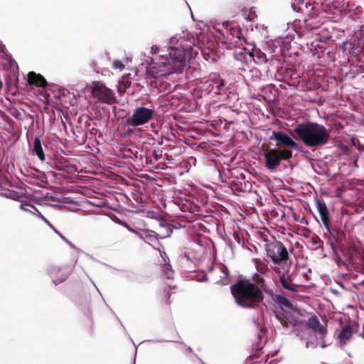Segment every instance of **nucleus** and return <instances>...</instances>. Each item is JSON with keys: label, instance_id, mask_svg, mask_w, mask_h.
<instances>
[{"label": "nucleus", "instance_id": "obj_1", "mask_svg": "<svg viewBox=\"0 0 364 364\" xmlns=\"http://www.w3.org/2000/svg\"><path fill=\"white\" fill-rule=\"evenodd\" d=\"M180 48H172L169 51V58L159 65L158 70L155 66L149 68V73L154 77L165 76L166 75L178 71L184 67L187 60H190L198 55V48L195 45L194 38L182 39L180 43Z\"/></svg>", "mask_w": 364, "mask_h": 364}, {"label": "nucleus", "instance_id": "obj_2", "mask_svg": "<svg viewBox=\"0 0 364 364\" xmlns=\"http://www.w3.org/2000/svg\"><path fill=\"white\" fill-rule=\"evenodd\" d=\"M230 289L236 304L243 308H255L264 298V294L250 279H240Z\"/></svg>", "mask_w": 364, "mask_h": 364}, {"label": "nucleus", "instance_id": "obj_3", "mask_svg": "<svg viewBox=\"0 0 364 364\" xmlns=\"http://www.w3.org/2000/svg\"><path fill=\"white\" fill-rule=\"evenodd\" d=\"M296 139L301 140L309 147L319 146L326 144L330 138L327 129L321 124L314 122L299 124L294 128ZM292 136H295L292 134Z\"/></svg>", "mask_w": 364, "mask_h": 364}, {"label": "nucleus", "instance_id": "obj_4", "mask_svg": "<svg viewBox=\"0 0 364 364\" xmlns=\"http://www.w3.org/2000/svg\"><path fill=\"white\" fill-rule=\"evenodd\" d=\"M266 255L274 264L282 265L289 260V255L285 245L274 236L271 239L264 238Z\"/></svg>", "mask_w": 364, "mask_h": 364}, {"label": "nucleus", "instance_id": "obj_5", "mask_svg": "<svg viewBox=\"0 0 364 364\" xmlns=\"http://www.w3.org/2000/svg\"><path fill=\"white\" fill-rule=\"evenodd\" d=\"M264 157L266 167L269 170H274L282 160H289L292 157V151L287 149H268Z\"/></svg>", "mask_w": 364, "mask_h": 364}, {"label": "nucleus", "instance_id": "obj_6", "mask_svg": "<svg viewBox=\"0 0 364 364\" xmlns=\"http://www.w3.org/2000/svg\"><path fill=\"white\" fill-rule=\"evenodd\" d=\"M155 110L145 107H139L133 110L132 115L126 119L128 127H139L147 124L154 119Z\"/></svg>", "mask_w": 364, "mask_h": 364}, {"label": "nucleus", "instance_id": "obj_7", "mask_svg": "<svg viewBox=\"0 0 364 364\" xmlns=\"http://www.w3.org/2000/svg\"><path fill=\"white\" fill-rule=\"evenodd\" d=\"M205 91L208 93L225 95L229 91L227 81L216 73H211L204 83Z\"/></svg>", "mask_w": 364, "mask_h": 364}, {"label": "nucleus", "instance_id": "obj_8", "mask_svg": "<svg viewBox=\"0 0 364 364\" xmlns=\"http://www.w3.org/2000/svg\"><path fill=\"white\" fill-rule=\"evenodd\" d=\"M326 230L328 234L327 243L331 246L336 262L339 264L341 258L337 253L338 247L344 244L346 233L341 230L332 228L331 225L329 226V230Z\"/></svg>", "mask_w": 364, "mask_h": 364}, {"label": "nucleus", "instance_id": "obj_9", "mask_svg": "<svg viewBox=\"0 0 364 364\" xmlns=\"http://www.w3.org/2000/svg\"><path fill=\"white\" fill-rule=\"evenodd\" d=\"M163 228L166 230V232H156L150 230H145L142 236L143 240L151 245L155 250L160 251V248L162 247L161 243L159 241V239H165L171 236L172 233V229L170 226H163Z\"/></svg>", "mask_w": 364, "mask_h": 364}, {"label": "nucleus", "instance_id": "obj_10", "mask_svg": "<svg viewBox=\"0 0 364 364\" xmlns=\"http://www.w3.org/2000/svg\"><path fill=\"white\" fill-rule=\"evenodd\" d=\"M91 91L93 97L102 103L112 105L116 102L113 91L102 84H95Z\"/></svg>", "mask_w": 364, "mask_h": 364}, {"label": "nucleus", "instance_id": "obj_11", "mask_svg": "<svg viewBox=\"0 0 364 364\" xmlns=\"http://www.w3.org/2000/svg\"><path fill=\"white\" fill-rule=\"evenodd\" d=\"M73 266L64 264L61 266H52L48 269V274L55 284L62 283L66 280L73 272Z\"/></svg>", "mask_w": 364, "mask_h": 364}, {"label": "nucleus", "instance_id": "obj_12", "mask_svg": "<svg viewBox=\"0 0 364 364\" xmlns=\"http://www.w3.org/2000/svg\"><path fill=\"white\" fill-rule=\"evenodd\" d=\"M269 140L276 141L277 149H293L297 147V144L290 137L288 134L284 132H273L269 136Z\"/></svg>", "mask_w": 364, "mask_h": 364}, {"label": "nucleus", "instance_id": "obj_13", "mask_svg": "<svg viewBox=\"0 0 364 364\" xmlns=\"http://www.w3.org/2000/svg\"><path fill=\"white\" fill-rule=\"evenodd\" d=\"M225 38L230 48H237L242 46L245 41L242 32L240 27H231L226 31Z\"/></svg>", "mask_w": 364, "mask_h": 364}, {"label": "nucleus", "instance_id": "obj_14", "mask_svg": "<svg viewBox=\"0 0 364 364\" xmlns=\"http://www.w3.org/2000/svg\"><path fill=\"white\" fill-rule=\"evenodd\" d=\"M364 49V33L355 32L350 40L349 54L353 55L357 50L361 52Z\"/></svg>", "mask_w": 364, "mask_h": 364}, {"label": "nucleus", "instance_id": "obj_15", "mask_svg": "<svg viewBox=\"0 0 364 364\" xmlns=\"http://www.w3.org/2000/svg\"><path fill=\"white\" fill-rule=\"evenodd\" d=\"M316 208L326 230H329V226L331 225L329 212L323 200H316Z\"/></svg>", "mask_w": 364, "mask_h": 364}, {"label": "nucleus", "instance_id": "obj_16", "mask_svg": "<svg viewBox=\"0 0 364 364\" xmlns=\"http://www.w3.org/2000/svg\"><path fill=\"white\" fill-rule=\"evenodd\" d=\"M276 318L282 324V326L288 328L289 325L293 326H297L301 323H304L303 321H299L294 317L291 314H284L282 312L276 313Z\"/></svg>", "mask_w": 364, "mask_h": 364}, {"label": "nucleus", "instance_id": "obj_17", "mask_svg": "<svg viewBox=\"0 0 364 364\" xmlns=\"http://www.w3.org/2000/svg\"><path fill=\"white\" fill-rule=\"evenodd\" d=\"M279 282L284 289L292 293H296L298 291L297 285L293 283V279L291 278V276L289 274V271L282 273L279 276Z\"/></svg>", "mask_w": 364, "mask_h": 364}, {"label": "nucleus", "instance_id": "obj_18", "mask_svg": "<svg viewBox=\"0 0 364 364\" xmlns=\"http://www.w3.org/2000/svg\"><path fill=\"white\" fill-rule=\"evenodd\" d=\"M306 326L314 331L315 333H318L321 336H325L327 333V330L320 323L318 317L316 315L310 317L306 322Z\"/></svg>", "mask_w": 364, "mask_h": 364}, {"label": "nucleus", "instance_id": "obj_19", "mask_svg": "<svg viewBox=\"0 0 364 364\" xmlns=\"http://www.w3.org/2000/svg\"><path fill=\"white\" fill-rule=\"evenodd\" d=\"M355 332L353 327L350 324L343 326L338 335V339L341 346L346 345L352 338Z\"/></svg>", "mask_w": 364, "mask_h": 364}, {"label": "nucleus", "instance_id": "obj_20", "mask_svg": "<svg viewBox=\"0 0 364 364\" xmlns=\"http://www.w3.org/2000/svg\"><path fill=\"white\" fill-rule=\"evenodd\" d=\"M252 284L255 285L263 293L265 292L269 295L273 294V290L268 288L263 277L255 273L252 278Z\"/></svg>", "mask_w": 364, "mask_h": 364}, {"label": "nucleus", "instance_id": "obj_21", "mask_svg": "<svg viewBox=\"0 0 364 364\" xmlns=\"http://www.w3.org/2000/svg\"><path fill=\"white\" fill-rule=\"evenodd\" d=\"M235 58L237 61H240L241 63H244L245 64V65L240 67V68L243 70H246L249 68V63H250L252 61V59H254V55L251 53V52L246 51V50H245V51L235 53Z\"/></svg>", "mask_w": 364, "mask_h": 364}, {"label": "nucleus", "instance_id": "obj_22", "mask_svg": "<svg viewBox=\"0 0 364 364\" xmlns=\"http://www.w3.org/2000/svg\"><path fill=\"white\" fill-rule=\"evenodd\" d=\"M28 82L37 87H46L48 85L46 79L41 75L31 71L28 74Z\"/></svg>", "mask_w": 364, "mask_h": 364}, {"label": "nucleus", "instance_id": "obj_23", "mask_svg": "<svg viewBox=\"0 0 364 364\" xmlns=\"http://www.w3.org/2000/svg\"><path fill=\"white\" fill-rule=\"evenodd\" d=\"M32 152L33 154H36L41 161H44L46 160V156L42 147V141L38 137L35 138L33 141Z\"/></svg>", "mask_w": 364, "mask_h": 364}, {"label": "nucleus", "instance_id": "obj_24", "mask_svg": "<svg viewBox=\"0 0 364 364\" xmlns=\"http://www.w3.org/2000/svg\"><path fill=\"white\" fill-rule=\"evenodd\" d=\"M338 250L342 253L343 256L348 262H353V255L355 253V249L353 247L343 244L338 247Z\"/></svg>", "mask_w": 364, "mask_h": 364}, {"label": "nucleus", "instance_id": "obj_25", "mask_svg": "<svg viewBox=\"0 0 364 364\" xmlns=\"http://www.w3.org/2000/svg\"><path fill=\"white\" fill-rule=\"evenodd\" d=\"M272 296L274 301L276 302L281 307L284 306L289 309H294L293 304L285 296L281 294H272Z\"/></svg>", "mask_w": 364, "mask_h": 364}, {"label": "nucleus", "instance_id": "obj_26", "mask_svg": "<svg viewBox=\"0 0 364 364\" xmlns=\"http://www.w3.org/2000/svg\"><path fill=\"white\" fill-rule=\"evenodd\" d=\"M254 262H255L256 269L259 274H264L268 272V270H269L268 265L264 260H262L259 258H256L254 259Z\"/></svg>", "mask_w": 364, "mask_h": 364}, {"label": "nucleus", "instance_id": "obj_27", "mask_svg": "<svg viewBox=\"0 0 364 364\" xmlns=\"http://www.w3.org/2000/svg\"><path fill=\"white\" fill-rule=\"evenodd\" d=\"M242 16L247 21H252L257 18V14L253 7L250 9L243 8L241 11Z\"/></svg>", "mask_w": 364, "mask_h": 364}, {"label": "nucleus", "instance_id": "obj_28", "mask_svg": "<svg viewBox=\"0 0 364 364\" xmlns=\"http://www.w3.org/2000/svg\"><path fill=\"white\" fill-rule=\"evenodd\" d=\"M251 53L254 55V59H252V61L257 64L265 63L267 60L266 55L260 50H255L251 52Z\"/></svg>", "mask_w": 364, "mask_h": 364}, {"label": "nucleus", "instance_id": "obj_29", "mask_svg": "<svg viewBox=\"0 0 364 364\" xmlns=\"http://www.w3.org/2000/svg\"><path fill=\"white\" fill-rule=\"evenodd\" d=\"M180 208L183 212L193 213L196 211L197 206L189 200H186L179 205Z\"/></svg>", "mask_w": 364, "mask_h": 364}, {"label": "nucleus", "instance_id": "obj_30", "mask_svg": "<svg viewBox=\"0 0 364 364\" xmlns=\"http://www.w3.org/2000/svg\"><path fill=\"white\" fill-rule=\"evenodd\" d=\"M163 272L164 276L167 279H172L173 277V271L171 269V266L169 263H165L163 267Z\"/></svg>", "mask_w": 364, "mask_h": 364}, {"label": "nucleus", "instance_id": "obj_31", "mask_svg": "<svg viewBox=\"0 0 364 364\" xmlns=\"http://www.w3.org/2000/svg\"><path fill=\"white\" fill-rule=\"evenodd\" d=\"M41 219L46 223L48 225L49 227H50L55 232H56L58 235H59L60 236L61 238L64 239L65 240V237L53 227V225L52 224L50 223V222L43 215H41Z\"/></svg>", "mask_w": 364, "mask_h": 364}, {"label": "nucleus", "instance_id": "obj_32", "mask_svg": "<svg viewBox=\"0 0 364 364\" xmlns=\"http://www.w3.org/2000/svg\"><path fill=\"white\" fill-rule=\"evenodd\" d=\"M349 47H350V41L343 42L342 44L340 45V49L345 53L347 50L349 51Z\"/></svg>", "mask_w": 364, "mask_h": 364}, {"label": "nucleus", "instance_id": "obj_33", "mask_svg": "<svg viewBox=\"0 0 364 364\" xmlns=\"http://www.w3.org/2000/svg\"><path fill=\"white\" fill-rule=\"evenodd\" d=\"M170 297V294L166 295L165 292L164 291L161 294V302L164 303L166 305H169L168 299Z\"/></svg>", "mask_w": 364, "mask_h": 364}, {"label": "nucleus", "instance_id": "obj_34", "mask_svg": "<svg viewBox=\"0 0 364 364\" xmlns=\"http://www.w3.org/2000/svg\"><path fill=\"white\" fill-rule=\"evenodd\" d=\"M124 65L120 61L116 60L113 63V68L116 69H119L120 70L124 68Z\"/></svg>", "mask_w": 364, "mask_h": 364}, {"label": "nucleus", "instance_id": "obj_35", "mask_svg": "<svg viewBox=\"0 0 364 364\" xmlns=\"http://www.w3.org/2000/svg\"><path fill=\"white\" fill-rule=\"evenodd\" d=\"M152 155L154 157V159H156V161L159 160V159L161 156V155H158V154H157V152L156 151H154Z\"/></svg>", "mask_w": 364, "mask_h": 364}, {"label": "nucleus", "instance_id": "obj_36", "mask_svg": "<svg viewBox=\"0 0 364 364\" xmlns=\"http://www.w3.org/2000/svg\"><path fill=\"white\" fill-rule=\"evenodd\" d=\"M163 226H168V225L161 224V226H160L161 230H159V232H166V230L164 228H163Z\"/></svg>", "mask_w": 364, "mask_h": 364}, {"label": "nucleus", "instance_id": "obj_37", "mask_svg": "<svg viewBox=\"0 0 364 364\" xmlns=\"http://www.w3.org/2000/svg\"><path fill=\"white\" fill-rule=\"evenodd\" d=\"M225 275H228V270L227 268H225V272H224Z\"/></svg>", "mask_w": 364, "mask_h": 364}, {"label": "nucleus", "instance_id": "obj_38", "mask_svg": "<svg viewBox=\"0 0 364 364\" xmlns=\"http://www.w3.org/2000/svg\"><path fill=\"white\" fill-rule=\"evenodd\" d=\"M303 2H304V0H299V1H298V3H299V4H303Z\"/></svg>", "mask_w": 364, "mask_h": 364}, {"label": "nucleus", "instance_id": "obj_39", "mask_svg": "<svg viewBox=\"0 0 364 364\" xmlns=\"http://www.w3.org/2000/svg\"><path fill=\"white\" fill-rule=\"evenodd\" d=\"M2 88V82L0 80V90Z\"/></svg>", "mask_w": 364, "mask_h": 364}]
</instances>
